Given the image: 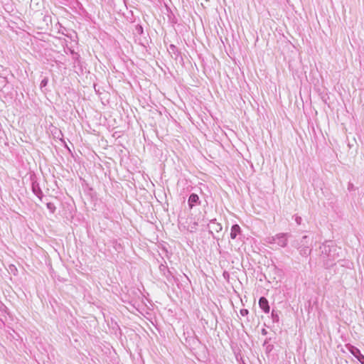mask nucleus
<instances>
[{
    "label": "nucleus",
    "instance_id": "f257e3e1",
    "mask_svg": "<svg viewBox=\"0 0 364 364\" xmlns=\"http://www.w3.org/2000/svg\"><path fill=\"white\" fill-rule=\"evenodd\" d=\"M289 236L288 233H279L274 236L267 237V242L270 244H277L282 247H285L287 245Z\"/></svg>",
    "mask_w": 364,
    "mask_h": 364
},
{
    "label": "nucleus",
    "instance_id": "f03ea898",
    "mask_svg": "<svg viewBox=\"0 0 364 364\" xmlns=\"http://www.w3.org/2000/svg\"><path fill=\"white\" fill-rule=\"evenodd\" d=\"M296 247L299 250V253L301 256L306 257L311 254V249L309 244V237L306 235L301 238L300 242L298 243Z\"/></svg>",
    "mask_w": 364,
    "mask_h": 364
},
{
    "label": "nucleus",
    "instance_id": "7ed1b4c3",
    "mask_svg": "<svg viewBox=\"0 0 364 364\" xmlns=\"http://www.w3.org/2000/svg\"><path fill=\"white\" fill-rule=\"evenodd\" d=\"M346 348L361 364H364V355L361 354L358 348L351 345H347Z\"/></svg>",
    "mask_w": 364,
    "mask_h": 364
},
{
    "label": "nucleus",
    "instance_id": "20e7f679",
    "mask_svg": "<svg viewBox=\"0 0 364 364\" xmlns=\"http://www.w3.org/2000/svg\"><path fill=\"white\" fill-rule=\"evenodd\" d=\"M321 249L322 250V254L326 255L327 257H329L333 259H334V255H331V252H336V247H330V245L324 244L321 247Z\"/></svg>",
    "mask_w": 364,
    "mask_h": 364
},
{
    "label": "nucleus",
    "instance_id": "39448f33",
    "mask_svg": "<svg viewBox=\"0 0 364 364\" xmlns=\"http://www.w3.org/2000/svg\"><path fill=\"white\" fill-rule=\"evenodd\" d=\"M259 307L264 311V313H269V306L268 301L264 297H261L259 300Z\"/></svg>",
    "mask_w": 364,
    "mask_h": 364
},
{
    "label": "nucleus",
    "instance_id": "423d86ee",
    "mask_svg": "<svg viewBox=\"0 0 364 364\" xmlns=\"http://www.w3.org/2000/svg\"><path fill=\"white\" fill-rule=\"evenodd\" d=\"M199 203V197L197 194L192 193L188 198V205L191 208L193 205Z\"/></svg>",
    "mask_w": 364,
    "mask_h": 364
},
{
    "label": "nucleus",
    "instance_id": "0eeeda50",
    "mask_svg": "<svg viewBox=\"0 0 364 364\" xmlns=\"http://www.w3.org/2000/svg\"><path fill=\"white\" fill-rule=\"evenodd\" d=\"M168 53L171 55L172 57L177 58L179 56V51L176 46L173 44H171L168 48Z\"/></svg>",
    "mask_w": 364,
    "mask_h": 364
},
{
    "label": "nucleus",
    "instance_id": "6e6552de",
    "mask_svg": "<svg viewBox=\"0 0 364 364\" xmlns=\"http://www.w3.org/2000/svg\"><path fill=\"white\" fill-rule=\"evenodd\" d=\"M240 232V227L238 225H234L231 228L230 237L235 239L237 235Z\"/></svg>",
    "mask_w": 364,
    "mask_h": 364
},
{
    "label": "nucleus",
    "instance_id": "1a4fd4ad",
    "mask_svg": "<svg viewBox=\"0 0 364 364\" xmlns=\"http://www.w3.org/2000/svg\"><path fill=\"white\" fill-rule=\"evenodd\" d=\"M80 58V55L77 53H73V60L74 66L75 67L76 66V65H77L81 67Z\"/></svg>",
    "mask_w": 364,
    "mask_h": 364
},
{
    "label": "nucleus",
    "instance_id": "9d476101",
    "mask_svg": "<svg viewBox=\"0 0 364 364\" xmlns=\"http://www.w3.org/2000/svg\"><path fill=\"white\" fill-rule=\"evenodd\" d=\"M272 318L274 322H279V314L274 310H272Z\"/></svg>",
    "mask_w": 364,
    "mask_h": 364
},
{
    "label": "nucleus",
    "instance_id": "9b49d317",
    "mask_svg": "<svg viewBox=\"0 0 364 364\" xmlns=\"http://www.w3.org/2000/svg\"><path fill=\"white\" fill-rule=\"evenodd\" d=\"M46 206L51 213H54L56 208L53 203H47Z\"/></svg>",
    "mask_w": 364,
    "mask_h": 364
},
{
    "label": "nucleus",
    "instance_id": "f8f14e48",
    "mask_svg": "<svg viewBox=\"0 0 364 364\" xmlns=\"http://www.w3.org/2000/svg\"><path fill=\"white\" fill-rule=\"evenodd\" d=\"M48 77H44V78L41 80V83H40V87H41V89L42 90L43 88H44L45 87H46V86H47V85H48Z\"/></svg>",
    "mask_w": 364,
    "mask_h": 364
},
{
    "label": "nucleus",
    "instance_id": "ddd939ff",
    "mask_svg": "<svg viewBox=\"0 0 364 364\" xmlns=\"http://www.w3.org/2000/svg\"><path fill=\"white\" fill-rule=\"evenodd\" d=\"M159 269L161 272H164V274L166 277H168L169 274H170V272L168 270H167V274L165 272V271L166 270V267L164 264H161L160 265L159 267Z\"/></svg>",
    "mask_w": 364,
    "mask_h": 364
},
{
    "label": "nucleus",
    "instance_id": "4468645a",
    "mask_svg": "<svg viewBox=\"0 0 364 364\" xmlns=\"http://www.w3.org/2000/svg\"><path fill=\"white\" fill-rule=\"evenodd\" d=\"M7 82L6 78L4 77L0 76V89L2 87H4Z\"/></svg>",
    "mask_w": 364,
    "mask_h": 364
},
{
    "label": "nucleus",
    "instance_id": "2eb2a0df",
    "mask_svg": "<svg viewBox=\"0 0 364 364\" xmlns=\"http://www.w3.org/2000/svg\"><path fill=\"white\" fill-rule=\"evenodd\" d=\"M33 191L34 192V193L39 198H41V196H42V192L38 189L36 190V188H33Z\"/></svg>",
    "mask_w": 364,
    "mask_h": 364
},
{
    "label": "nucleus",
    "instance_id": "dca6fc26",
    "mask_svg": "<svg viewBox=\"0 0 364 364\" xmlns=\"http://www.w3.org/2000/svg\"><path fill=\"white\" fill-rule=\"evenodd\" d=\"M249 311L247 309H241L240 310V314L242 316H245L248 314Z\"/></svg>",
    "mask_w": 364,
    "mask_h": 364
},
{
    "label": "nucleus",
    "instance_id": "f3484780",
    "mask_svg": "<svg viewBox=\"0 0 364 364\" xmlns=\"http://www.w3.org/2000/svg\"><path fill=\"white\" fill-rule=\"evenodd\" d=\"M301 218L300 217H296V222L297 224H301Z\"/></svg>",
    "mask_w": 364,
    "mask_h": 364
},
{
    "label": "nucleus",
    "instance_id": "a211bd4d",
    "mask_svg": "<svg viewBox=\"0 0 364 364\" xmlns=\"http://www.w3.org/2000/svg\"><path fill=\"white\" fill-rule=\"evenodd\" d=\"M216 225H217V226H218V229L219 230L222 229V227H221V225L220 224L217 223Z\"/></svg>",
    "mask_w": 364,
    "mask_h": 364
},
{
    "label": "nucleus",
    "instance_id": "6ab92c4d",
    "mask_svg": "<svg viewBox=\"0 0 364 364\" xmlns=\"http://www.w3.org/2000/svg\"><path fill=\"white\" fill-rule=\"evenodd\" d=\"M70 53L73 55V53H76L73 50H70Z\"/></svg>",
    "mask_w": 364,
    "mask_h": 364
}]
</instances>
